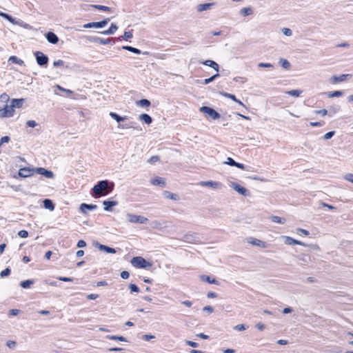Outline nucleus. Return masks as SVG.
I'll return each instance as SVG.
<instances>
[{"mask_svg": "<svg viewBox=\"0 0 353 353\" xmlns=\"http://www.w3.org/2000/svg\"><path fill=\"white\" fill-rule=\"evenodd\" d=\"M129 288L132 292H139V288L136 284H134V283L130 284Z\"/></svg>", "mask_w": 353, "mask_h": 353, "instance_id": "09e8293b", "label": "nucleus"}, {"mask_svg": "<svg viewBox=\"0 0 353 353\" xmlns=\"http://www.w3.org/2000/svg\"><path fill=\"white\" fill-rule=\"evenodd\" d=\"M152 184L154 185H160L161 187H164L165 185V181L163 178L157 177L154 179L152 180Z\"/></svg>", "mask_w": 353, "mask_h": 353, "instance_id": "a878e982", "label": "nucleus"}, {"mask_svg": "<svg viewBox=\"0 0 353 353\" xmlns=\"http://www.w3.org/2000/svg\"><path fill=\"white\" fill-rule=\"evenodd\" d=\"M163 194L167 199H170L173 201H179V196L178 194L172 193L169 191H167V190L164 191Z\"/></svg>", "mask_w": 353, "mask_h": 353, "instance_id": "5701e85b", "label": "nucleus"}, {"mask_svg": "<svg viewBox=\"0 0 353 353\" xmlns=\"http://www.w3.org/2000/svg\"><path fill=\"white\" fill-rule=\"evenodd\" d=\"M128 221L132 223H141L145 224L148 222V219L141 215H136L130 213L126 214Z\"/></svg>", "mask_w": 353, "mask_h": 353, "instance_id": "20e7f679", "label": "nucleus"}, {"mask_svg": "<svg viewBox=\"0 0 353 353\" xmlns=\"http://www.w3.org/2000/svg\"><path fill=\"white\" fill-rule=\"evenodd\" d=\"M132 37H133V35H132V32L128 31V32H125L121 37L123 38V40L127 41L129 39H131Z\"/></svg>", "mask_w": 353, "mask_h": 353, "instance_id": "de8ad7c7", "label": "nucleus"}, {"mask_svg": "<svg viewBox=\"0 0 353 353\" xmlns=\"http://www.w3.org/2000/svg\"><path fill=\"white\" fill-rule=\"evenodd\" d=\"M258 66L259 68H272L273 67V65L269 63H259L258 64Z\"/></svg>", "mask_w": 353, "mask_h": 353, "instance_id": "052dcab7", "label": "nucleus"}, {"mask_svg": "<svg viewBox=\"0 0 353 353\" xmlns=\"http://www.w3.org/2000/svg\"><path fill=\"white\" fill-rule=\"evenodd\" d=\"M314 112L316 114H321L322 116H325L328 113V111L326 109H322L319 110H315Z\"/></svg>", "mask_w": 353, "mask_h": 353, "instance_id": "13d9d810", "label": "nucleus"}, {"mask_svg": "<svg viewBox=\"0 0 353 353\" xmlns=\"http://www.w3.org/2000/svg\"><path fill=\"white\" fill-rule=\"evenodd\" d=\"M279 63L283 68L286 70L290 69L291 67L290 63L287 59L283 58L279 59Z\"/></svg>", "mask_w": 353, "mask_h": 353, "instance_id": "f704fd0d", "label": "nucleus"}, {"mask_svg": "<svg viewBox=\"0 0 353 353\" xmlns=\"http://www.w3.org/2000/svg\"><path fill=\"white\" fill-rule=\"evenodd\" d=\"M64 65V62L63 61L61 60V59H59V60H57V61H54L53 62V65L54 67H59V66H62Z\"/></svg>", "mask_w": 353, "mask_h": 353, "instance_id": "e2e57ef3", "label": "nucleus"}, {"mask_svg": "<svg viewBox=\"0 0 353 353\" xmlns=\"http://www.w3.org/2000/svg\"><path fill=\"white\" fill-rule=\"evenodd\" d=\"M26 125L30 128H34L37 125V123L34 120H29L26 122Z\"/></svg>", "mask_w": 353, "mask_h": 353, "instance_id": "6e6d98bb", "label": "nucleus"}, {"mask_svg": "<svg viewBox=\"0 0 353 353\" xmlns=\"http://www.w3.org/2000/svg\"><path fill=\"white\" fill-rule=\"evenodd\" d=\"M112 40V39H102V38H99V43L102 44V45H108V44H110L111 43Z\"/></svg>", "mask_w": 353, "mask_h": 353, "instance_id": "8fccbe9b", "label": "nucleus"}, {"mask_svg": "<svg viewBox=\"0 0 353 353\" xmlns=\"http://www.w3.org/2000/svg\"><path fill=\"white\" fill-rule=\"evenodd\" d=\"M218 77H219V74L218 73V72H216V73L215 74L212 75L210 78L204 79L203 82V84L207 85V84L212 82Z\"/></svg>", "mask_w": 353, "mask_h": 353, "instance_id": "ea45409f", "label": "nucleus"}, {"mask_svg": "<svg viewBox=\"0 0 353 353\" xmlns=\"http://www.w3.org/2000/svg\"><path fill=\"white\" fill-rule=\"evenodd\" d=\"M48 41L52 44H57L59 42V37L53 32L49 31L46 34Z\"/></svg>", "mask_w": 353, "mask_h": 353, "instance_id": "4468645a", "label": "nucleus"}, {"mask_svg": "<svg viewBox=\"0 0 353 353\" xmlns=\"http://www.w3.org/2000/svg\"><path fill=\"white\" fill-rule=\"evenodd\" d=\"M200 111L208 114L212 119H218L220 118V114L213 108L208 106H202L200 108Z\"/></svg>", "mask_w": 353, "mask_h": 353, "instance_id": "423d86ee", "label": "nucleus"}, {"mask_svg": "<svg viewBox=\"0 0 353 353\" xmlns=\"http://www.w3.org/2000/svg\"><path fill=\"white\" fill-rule=\"evenodd\" d=\"M122 49L128 50L136 54H140L141 53V51L139 49L130 46H123L122 47Z\"/></svg>", "mask_w": 353, "mask_h": 353, "instance_id": "cd10ccee", "label": "nucleus"}, {"mask_svg": "<svg viewBox=\"0 0 353 353\" xmlns=\"http://www.w3.org/2000/svg\"><path fill=\"white\" fill-rule=\"evenodd\" d=\"M132 266L137 268L149 269L152 267V264L147 261L142 256H134L130 261Z\"/></svg>", "mask_w": 353, "mask_h": 353, "instance_id": "f03ea898", "label": "nucleus"}, {"mask_svg": "<svg viewBox=\"0 0 353 353\" xmlns=\"http://www.w3.org/2000/svg\"><path fill=\"white\" fill-rule=\"evenodd\" d=\"M110 18H106L102 21H97V22H90L85 23L83 26V28H104L110 21Z\"/></svg>", "mask_w": 353, "mask_h": 353, "instance_id": "39448f33", "label": "nucleus"}, {"mask_svg": "<svg viewBox=\"0 0 353 353\" xmlns=\"http://www.w3.org/2000/svg\"><path fill=\"white\" fill-rule=\"evenodd\" d=\"M24 99H13L11 101V103L9 106L10 111H11L12 116L14 113V108H21L23 103Z\"/></svg>", "mask_w": 353, "mask_h": 353, "instance_id": "9b49d317", "label": "nucleus"}, {"mask_svg": "<svg viewBox=\"0 0 353 353\" xmlns=\"http://www.w3.org/2000/svg\"><path fill=\"white\" fill-rule=\"evenodd\" d=\"M303 92L301 90H292L290 91L286 92L285 93L288 95L298 97L300 96V94Z\"/></svg>", "mask_w": 353, "mask_h": 353, "instance_id": "4c0bfd02", "label": "nucleus"}, {"mask_svg": "<svg viewBox=\"0 0 353 353\" xmlns=\"http://www.w3.org/2000/svg\"><path fill=\"white\" fill-rule=\"evenodd\" d=\"M97 208V205L87 204V203H81L80 205V208H79L81 212H82L83 214H87L86 210H96Z\"/></svg>", "mask_w": 353, "mask_h": 353, "instance_id": "f3484780", "label": "nucleus"}, {"mask_svg": "<svg viewBox=\"0 0 353 353\" xmlns=\"http://www.w3.org/2000/svg\"><path fill=\"white\" fill-rule=\"evenodd\" d=\"M282 32L283 33L284 35H285L287 37H290L292 34V30H290V28H283L282 29Z\"/></svg>", "mask_w": 353, "mask_h": 353, "instance_id": "603ef678", "label": "nucleus"}, {"mask_svg": "<svg viewBox=\"0 0 353 353\" xmlns=\"http://www.w3.org/2000/svg\"><path fill=\"white\" fill-rule=\"evenodd\" d=\"M8 61H11L14 63H16V64H18V65H24V61L20 59H19L16 56H10L8 59Z\"/></svg>", "mask_w": 353, "mask_h": 353, "instance_id": "7c9ffc66", "label": "nucleus"}, {"mask_svg": "<svg viewBox=\"0 0 353 353\" xmlns=\"http://www.w3.org/2000/svg\"><path fill=\"white\" fill-rule=\"evenodd\" d=\"M230 185V187L234 188V190H236L240 194H241L244 196H250V192L246 188H245L244 187H242L241 185H239L238 183H236L234 182H231Z\"/></svg>", "mask_w": 353, "mask_h": 353, "instance_id": "0eeeda50", "label": "nucleus"}, {"mask_svg": "<svg viewBox=\"0 0 353 353\" xmlns=\"http://www.w3.org/2000/svg\"><path fill=\"white\" fill-rule=\"evenodd\" d=\"M224 164H227L230 166L236 167L241 170H245V167L243 164L236 162L232 158L228 157L226 161L223 163Z\"/></svg>", "mask_w": 353, "mask_h": 353, "instance_id": "dca6fc26", "label": "nucleus"}, {"mask_svg": "<svg viewBox=\"0 0 353 353\" xmlns=\"http://www.w3.org/2000/svg\"><path fill=\"white\" fill-rule=\"evenodd\" d=\"M351 74H343L339 76H332L330 79V82L332 83H337L339 82H343L346 81L347 79L352 77Z\"/></svg>", "mask_w": 353, "mask_h": 353, "instance_id": "9d476101", "label": "nucleus"}, {"mask_svg": "<svg viewBox=\"0 0 353 353\" xmlns=\"http://www.w3.org/2000/svg\"><path fill=\"white\" fill-rule=\"evenodd\" d=\"M343 94V92L341 91V90H336V91L327 92V96L330 98L339 97L342 96Z\"/></svg>", "mask_w": 353, "mask_h": 353, "instance_id": "c9c22d12", "label": "nucleus"}, {"mask_svg": "<svg viewBox=\"0 0 353 353\" xmlns=\"http://www.w3.org/2000/svg\"><path fill=\"white\" fill-rule=\"evenodd\" d=\"M270 219L272 222L279 223V224H284L285 223V219L283 218H281L278 216H272L270 217Z\"/></svg>", "mask_w": 353, "mask_h": 353, "instance_id": "72a5a7b5", "label": "nucleus"}, {"mask_svg": "<svg viewBox=\"0 0 353 353\" xmlns=\"http://www.w3.org/2000/svg\"><path fill=\"white\" fill-rule=\"evenodd\" d=\"M18 235L21 238H26L28 236V232L25 230H21L19 231Z\"/></svg>", "mask_w": 353, "mask_h": 353, "instance_id": "5fc2aeb1", "label": "nucleus"}, {"mask_svg": "<svg viewBox=\"0 0 353 353\" xmlns=\"http://www.w3.org/2000/svg\"><path fill=\"white\" fill-rule=\"evenodd\" d=\"M139 119L148 125L152 123V117L149 114H145V113L141 114L139 117Z\"/></svg>", "mask_w": 353, "mask_h": 353, "instance_id": "4be33fe9", "label": "nucleus"}, {"mask_svg": "<svg viewBox=\"0 0 353 353\" xmlns=\"http://www.w3.org/2000/svg\"><path fill=\"white\" fill-rule=\"evenodd\" d=\"M94 246L97 248L100 251L105 252L106 253L110 254H115L117 252L114 248H110L109 246L101 244L98 242H95L94 243Z\"/></svg>", "mask_w": 353, "mask_h": 353, "instance_id": "f8f14e48", "label": "nucleus"}, {"mask_svg": "<svg viewBox=\"0 0 353 353\" xmlns=\"http://www.w3.org/2000/svg\"><path fill=\"white\" fill-rule=\"evenodd\" d=\"M11 270L9 268H6L5 270L0 272L1 277H5L10 274Z\"/></svg>", "mask_w": 353, "mask_h": 353, "instance_id": "49530a36", "label": "nucleus"}, {"mask_svg": "<svg viewBox=\"0 0 353 353\" xmlns=\"http://www.w3.org/2000/svg\"><path fill=\"white\" fill-rule=\"evenodd\" d=\"M341 109V107L338 105H334L332 106H330L329 109L327 110L329 116L332 117L334 114L337 113Z\"/></svg>", "mask_w": 353, "mask_h": 353, "instance_id": "c85d7f7f", "label": "nucleus"}, {"mask_svg": "<svg viewBox=\"0 0 353 353\" xmlns=\"http://www.w3.org/2000/svg\"><path fill=\"white\" fill-rule=\"evenodd\" d=\"M34 283V280L28 279L20 282V286L24 289L29 288Z\"/></svg>", "mask_w": 353, "mask_h": 353, "instance_id": "2f4dec72", "label": "nucleus"}, {"mask_svg": "<svg viewBox=\"0 0 353 353\" xmlns=\"http://www.w3.org/2000/svg\"><path fill=\"white\" fill-rule=\"evenodd\" d=\"M103 205H104V210L110 212L112 211V207L118 205V202L116 201H104Z\"/></svg>", "mask_w": 353, "mask_h": 353, "instance_id": "aec40b11", "label": "nucleus"}, {"mask_svg": "<svg viewBox=\"0 0 353 353\" xmlns=\"http://www.w3.org/2000/svg\"><path fill=\"white\" fill-rule=\"evenodd\" d=\"M201 279L203 281H206L209 283L219 285V282L214 278H211L210 276L207 275H202L201 276Z\"/></svg>", "mask_w": 353, "mask_h": 353, "instance_id": "bb28decb", "label": "nucleus"}, {"mask_svg": "<svg viewBox=\"0 0 353 353\" xmlns=\"http://www.w3.org/2000/svg\"><path fill=\"white\" fill-rule=\"evenodd\" d=\"M99 38H100V37L89 36V37H87V39H88L89 41H90V42H97V43H99Z\"/></svg>", "mask_w": 353, "mask_h": 353, "instance_id": "0e129e2a", "label": "nucleus"}, {"mask_svg": "<svg viewBox=\"0 0 353 353\" xmlns=\"http://www.w3.org/2000/svg\"><path fill=\"white\" fill-rule=\"evenodd\" d=\"M137 105L140 106V107H149L151 104L150 101L148 100V99H142L139 101H137L136 102Z\"/></svg>", "mask_w": 353, "mask_h": 353, "instance_id": "c756f323", "label": "nucleus"}, {"mask_svg": "<svg viewBox=\"0 0 353 353\" xmlns=\"http://www.w3.org/2000/svg\"><path fill=\"white\" fill-rule=\"evenodd\" d=\"M203 310L205 311V312H207L210 314L212 313L213 311H214V309L212 307L210 306V305H207V306H205L203 308Z\"/></svg>", "mask_w": 353, "mask_h": 353, "instance_id": "338daca9", "label": "nucleus"}, {"mask_svg": "<svg viewBox=\"0 0 353 353\" xmlns=\"http://www.w3.org/2000/svg\"><path fill=\"white\" fill-rule=\"evenodd\" d=\"M57 279L59 280V281H64V282H71L73 281V279L72 278H70V277H65V276H59V277H57Z\"/></svg>", "mask_w": 353, "mask_h": 353, "instance_id": "bf43d9fd", "label": "nucleus"}, {"mask_svg": "<svg viewBox=\"0 0 353 353\" xmlns=\"http://www.w3.org/2000/svg\"><path fill=\"white\" fill-rule=\"evenodd\" d=\"M9 99H10V97L6 93H3L0 96V101L1 103H5L8 104Z\"/></svg>", "mask_w": 353, "mask_h": 353, "instance_id": "79ce46f5", "label": "nucleus"}, {"mask_svg": "<svg viewBox=\"0 0 353 353\" xmlns=\"http://www.w3.org/2000/svg\"><path fill=\"white\" fill-rule=\"evenodd\" d=\"M34 173L43 175L48 179H53L54 177L53 172L41 167L34 168Z\"/></svg>", "mask_w": 353, "mask_h": 353, "instance_id": "6e6552de", "label": "nucleus"}, {"mask_svg": "<svg viewBox=\"0 0 353 353\" xmlns=\"http://www.w3.org/2000/svg\"><path fill=\"white\" fill-rule=\"evenodd\" d=\"M285 243L287 245H295L296 239L290 236H284Z\"/></svg>", "mask_w": 353, "mask_h": 353, "instance_id": "c03bdc74", "label": "nucleus"}, {"mask_svg": "<svg viewBox=\"0 0 353 353\" xmlns=\"http://www.w3.org/2000/svg\"><path fill=\"white\" fill-rule=\"evenodd\" d=\"M36 59L37 63L41 67H46L48 63L49 59L46 54L40 51H36L34 53Z\"/></svg>", "mask_w": 353, "mask_h": 353, "instance_id": "7ed1b4c3", "label": "nucleus"}, {"mask_svg": "<svg viewBox=\"0 0 353 353\" xmlns=\"http://www.w3.org/2000/svg\"><path fill=\"white\" fill-rule=\"evenodd\" d=\"M159 160V157L158 156H152L148 160V163H154Z\"/></svg>", "mask_w": 353, "mask_h": 353, "instance_id": "4d7b16f0", "label": "nucleus"}, {"mask_svg": "<svg viewBox=\"0 0 353 353\" xmlns=\"http://www.w3.org/2000/svg\"><path fill=\"white\" fill-rule=\"evenodd\" d=\"M343 179L345 181H347L351 182V183H353V174L347 173V174L344 175Z\"/></svg>", "mask_w": 353, "mask_h": 353, "instance_id": "3c124183", "label": "nucleus"}, {"mask_svg": "<svg viewBox=\"0 0 353 353\" xmlns=\"http://www.w3.org/2000/svg\"><path fill=\"white\" fill-rule=\"evenodd\" d=\"M114 184L108 180H101L99 181L93 188L92 192L94 195H101L103 191L107 190L104 195L108 194L113 190Z\"/></svg>", "mask_w": 353, "mask_h": 353, "instance_id": "f257e3e1", "label": "nucleus"}, {"mask_svg": "<svg viewBox=\"0 0 353 353\" xmlns=\"http://www.w3.org/2000/svg\"><path fill=\"white\" fill-rule=\"evenodd\" d=\"M105 338L108 339L119 341H122V342L127 341L126 339L122 336L108 335L105 336Z\"/></svg>", "mask_w": 353, "mask_h": 353, "instance_id": "473e14b6", "label": "nucleus"}, {"mask_svg": "<svg viewBox=\"0 0 353 353\" xmlns=\"http://www.w3.org/2000/svg\"><path fill=\"white\" fill-rule=\"evenodd\" d=\"M199 184L201 186L210 187L214 189H219L222 187V184L220 182L213 181H201Z\"/></svg>", "mask_w": 353, "mask_h": 353, "instance_id": "ddd939ff", "label": "nucleus"}, {"mask_svg": "<svg viewBox=\"0 0 353 353\" xmlns=\"http://www.w3.org/2000/svg\"><path fill=\"white\" fill-rule=\"evenodd\" d=\"M130 276V274L128 271H123L121 272V277L123 279H128Z\"/></svg>", "mask_w": 353, "mask_h": 353, "instance_id": "774afa93", "label": "nucleus"}, {"mask_svg": "<svg viewBox=\"0 0 353 353\" xmlns=\"http://www.w3.org/2000/svg\"><path fill=\"white\" fill-rule=\"evenodd\" d=\"M109 115L114 119L117 122L120 123L127 119V117H121L116 112H110Z\"/></svg>", "mask_w": 353, "mask_h": 353, "instance_id": "b1692460", "label": "nucleus"}, {"mask_svg": "<svg viewBox=\"0 0 353 353\" xmlns=\"http://www.w3.org/2000/svg\"><path fill=\"white\" fill-rule=\"evenodd\" d=\"M196 234H187L184 236V239L187 242H192L195 240Z\"/></svg>", "mask_w": 353, "mask_h": 353, "instance_id": "a19ab883", "label": "nucleus"}, {"mask_svg": "<svg viewBox=\"0 0 353 353\" xmlns=\"http://www.w3.org/2000/svg\"><path fill=\"white\" fill-rule=\"evenodd\" d=\"M298 259H299V263L301 265L307 263L310 260V257L307 255H304L303 256H299Z\"/></svg>", "mask_w": 353, "mask_h": 353, "instance_id": "37998d69", "label": "nucleus"}, {"mask_svg": "<svg viewBox=\"0 0 353 353\" xmlns=\"http://www.w3.org/2000/svg\"><path fill=\"white\" fill-rule=\"evenodd\" d=\"M214 4V2L199 4L196 6V10L199 12H201L205 10H210Z\"/></svg>", "mask_w": 353, "mask_h": 353, "instance_id": "6ab92c4d", "label": "nucleus"}, {"mask_svg": "<svg viewBox=\"0 0 353 353\" xmlns=\"http://www.w3.org/2000/svg\"><path fill=\"white\" fill-rule=\"evenodd\" d=\"M185 343L192 347H199V344L197 343L192 341H185Z\"/></svg>", "mask_w": 353, "mask_h": 353, "instance_id": "69168bd1", "label": "nucleus"}, {"mask_svg": "<svg viewBox=\"0 0 353 353\" xmlns=\"http://www.w3.org/2000/svg\"><path fill=\"white\" fill-rule=\"evenodd\" d=\"M43 207L46 209H48L50 210H53L54 209V205L52 201L50 199H44L43 201Z\"/></svg>", "mask_w": 353, "mask_h": 353, "instance_id": "393cba45", "label": "nucleus"}, {"mask_svg": "<svg viewBox=\"0 0 353 353\" xmlns=\"http://www.w3.org/2000/svg\"><path fill=\"white\" fill-rule=\"evenodd\" d=\"M117 26L114 23H112L108 30L100 32V33L104 35H110L113 34L117 30Z\"/></svg>", "mask_w": 353, "mask_h": 353, "instance_id": "412c9836", "label": "nucleus"}, {"mask_svg": "<svg viewBox=\"0 0 353 353\" xmlns=\"http://www.w3.org/2000/svg\"><path fill=\"white\" fill-rule=\"evenodd\" d=\"M335 134L334 131H330L323 135V139L325 140L331 139Z\"/></svg>", "mask_w": 353, "mask_h": 353, "instance_id": "864d4df0", "label": "nucleus"}, {"mask_svg": "<svg viewBox=\"0 0 353 353\" xmlns=\"http://www.w3.org/2000/svg\"><path fill=\"white\" fill-rule=\"evenodd\" d=\"M246 327L244 324H238L234 327V330L238 331L245 330Z\"/></svg>", "mask_w": 353, "mask_h": 353, "instance_id": "680f3d73", "label": "nucleus"}, {"mask_svg": "<svg viewBox=\"0 0 353 353\" xmlns=\"http://www.w3.org/2000/svg\"><path fill=\"white\" fill-rule=\"evenodd\" d=\"M199 63H201V64H203L205 65L211 67L214 70H216V72H219V64L216 62H215L213 60L208 59V60H205V61H199Z\"/></svg>", "mask_w": 353, "mask_h": 353, "instance_id": "2eb2a0df", "label": "nucleus"}, {"mask_svg": "<svg viewBox=\"0 0 353 353\" xmlns=\"http://www.w3.org/2000/svg\"><path fill=\"white\" fill-rule=\"evenodd\" d=\"M248 242L250 244H252L253 245H256V246H258V247H260V248H265L266 247V243L265 242L262 241H261L259 239L253 238V237H250L248 239Z\"/></svg>", "mask_w": 353, "mask_h": 353, "instance_id": "a211bd4d", "label": "nucleus"}, {"mask_svg": "<svg viewBox=\"0 0 353 353\" xmlns=\"http://www.w3.org/2000/svg\"><path fill=\"white\" fill-rule=\"evenodd\" d=\"M34 174V168L24 167L19 169L18 175L23 178H26L32 176Z\"/></svg>", "mask_w": 353, "mask_h": 353, "instance_id": "1a4fd4ad", "label": "nucleus"}, {"mask_svg": "<svg viewBox=\"0 0 353 353\" xmlns=\"http://www.w3.org/2000/svg\"><path fill=\"white\" fill-rule=\"evenodd\" d=\"M221 94L224 96V97H227V98H229V99L233 100L234 101H237V99H236V97H235L234 94L227 93V92H221Z\"/></svg>", "mask_w": 353, "mask_h": 353, "instance_id": "a18cd8bd", "label": "nucleus"}, {"mask_svg": "<svg viewBox=\"0 0 353 353\" xmlns=\"http://www.w3.org/2000/svg\"><path fill=\"white\" fill-rule=\"evenodd\" d=\"M91 7H93L99 10L105 11V12H110L111 10V8L110 7L105 6H101V5H90Z\"/></svg>", "mask_w": 353, "mask_h": 353, "instance_id": "58836bf2", "label": "nucleus"}, {"mask_svg": "<svg viewBox=\"0 0 353 353\" xmlns=\"http://www.w3.org/2000/svg\"><path fill=\"white\" fill-rule=\"evenodd\" d=\"M240 14L243 16H248L252 14V9L250 7L243 8L240 10Z\"/></svg>", "mask_w": 353, "mask_h": 353, "instance_id": "e433bc0d", "label": "nucleus"}]
</instances>
